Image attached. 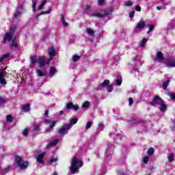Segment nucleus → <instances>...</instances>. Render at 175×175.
I'll return each instance as SVG.
<instances>
[{"label":"nucleus","instance_id":"nucleus-1","mask_svg":"<svg viewBox=\"0 0 175 175\" xmlns=\"http://www.w3.org/2000/svg\"><path fill=\"white\" fill-rule=\"evenodd\" d=\"M83 161L77 159V157H73L72 160V165L70 167V172L72 174H76V173L79 172V169L80 167H83Z\"/></svg>","mask_w":175,"mask_h":175},{"label":"nucleus","instance_id":"nucleus-2","mask_svg":"<svg viewBox=\"0 0 175 175\" xmlns=\"http://www.w3.org/2000/svg\"><path fill=\"white\" fill-rule=\"evenodd\" d=\"M15 162L18 167L21 169V170H25V169H27L29 165V163H28V161H23V159L20 156L15 157Z\"/></svg>","mask_w":175,"mask_h":175},{"label":"nucleus","instance_id":"nucleus-3","mask_svg":"<svg viewBox=\"0 0 175 175\" xmlns=\"http://www.w3.org/2000/svg\"><path fill=\"white\" fill-rule=\"evenodd\" d=\"M163 101V99L160 98L159 96L156 95L153 96V98L150 102V105L151 106H159Z\"/></svg>","mask_w":175,"mask_h":175},{"label":"nucleus","instance_id":"nucleus-4","mask_svg":"<svg viewBox=\"0 0 175 175\" xmlns=\"http://www.w3.org/2000/svg\"><path fill=\"white\" fill-rule=\"evenodd\" d=\"M65 107L66 110H75V111H77L79 109V105H75L73 103H67Z\"/></svg>","mask_w":175,"mask_h":175},{"label":"nucleus","instance_id":"nucleus-5","mask_svg":"<svg viewBox=\"0 0 175 175\" xmlns=\"http://www.w3.org/2000/svg\"><path fill=\"white\" fill-rule=\"evenodd\" d=\"M44 155H46V152H43L42 153L36 156V159L38 163H40L41 165L44 164V161L43 160Z\"/></svg>","mask_w":175,"mask_h":175},{"label":"nucleus","instance_id":"nucleus-6","mask_svg":"<svg viewBox=\"0 0 175 175\" xmlns=\"http://www.w3.org/2000/svg\"><path fill=\"white\" fill-rule=\"evenodd\" d=\"M70 129V124H65L64 126L59 128L57 131V133H65L66 132H68Z\"/></svg>","mask_w":175,"mask_h":175},{"label":"nucleus","instance_id":"nucleus-7","mask_svg":"<svg viewBox=\"0 0 175 175\" xmlns=\"http://www.w3.org/2000/svg\"><path fill=\"white\" fill-rule=\"evenodd\" d=\"M166 66L168 68H175V59L173 57H170L167 59Z\"/></svg>","mask_w":175,"mask_h":175},{"label":"nucleus","instance_id":"nucleus-8","mask_svg":"<svg viewBox=\"0 0 175 175\" xmlns=\"http://www.w3.org/2000/svg\"><path fill=\"white\" fill-rule=\"evenodd\" d=\"M164 59L165 57H163V53L161 51H157L154 61H158L159 64H162V61Z\"/></svg>","mask_w":175,"mask_h":175},{"label":"nucleus","instance_id":"nucleus-9","mask_svg":"<svg viewBox=\"0 0 175 175\" xmlns=\"http://www.w3.org/2000/svg\"><path fill=\"white\" fill-rule=\"evenodd\" d=\"M12 38H13V34L10 33H6L3 39V44L6 43V40H8L9 42H10V40H12Z\"/></svg>","mask_w":175,"mask_h":175},{"label":"nucleus","instance_id":"nucleus-10","mask_svg":"<svg viewBox=\"0 0 175 175\" xmlns=\"http://www.w3.org/2000/svg\"><path fill=\"white\" fill-rule=\"evenodd\" d=\"M5 76H6V73L4 72H0V83L3 85L8 83L6 79H5Z\"/></svg>","mask_w":175,"mask_h":175},{"label":"nucleus","instance_id":"nucleus-11","mask_svg":"<svg viewBox=\"0 0 175 175\" xmlns=\"http://www.w3.org/2000/svg\"><path fill=\"white\" fill-rule=\"evenodd\" d=\"M38 64L40 65V68H43L46 65V60H44V57H40L38 60Z\"/></svg>","mask_w":175,"mask_h":175},{"label":"nucleus","instance_id":"nucleus-12","mask_svg":"<svg viewBox=\"0 0 175 175\" xmlns=\"http://www.w3.org/2000/svg\"><path fill=\"white\" fill-rule=\"evenodd\" d=\"M131 122L133 124H135L137 125L139 124H144V122H144V120H143L142 119H139V118L136 119L135 118H131Z\"/></svg>","mask_w":175,"mask_h":175},{"label":"nucleus","instance_id":"nucleus-13","mask_svg":"<svg viewBox=\"0 0 175 175\" xmlns=\"http://www.w3.org/2000/svg\"><path fill=\"white\" fill-rule=\"evenodd\" d=\"M159 106H160L159 109L161 111H162L163 113H165V111H166L167 106L166 105V104H165V100H163V101Z\"/></svg>","mask_w":175,"mask_h":175},{"label":"nucleus","instance_id":"nucleus-14","mask_svg":"<svg viewBox=\"0 0 175 175\" xmlns=\"http://www.w3.org/2000/svg\"><path fill=\"white\" fill-rule=\"evenodd\" d=\"M48 54L49 57H54L57 54V51L54 48H49L48 49Z\"/></svg>","mask_w":175,"mask_h":175},{"label":"nucleus","instance_id":"nucleus-15","mask_svg":"<svg viewBox=\"0 0 175 175\" xmlns=\"http://www.w3.org/2000/svg\"><path fill=\"white\" fill-rule=\"evenodd\" d=\"M22 109L25 113H28V111H31V105H22Z\"/></svg>","mask_w":175,"mask_h":175},{"label":"nucleus","instance_id":"nucleus-16","mask_svg":"<svg viewBox=\"0 0 175 175\" xmlns=\"http://www.w3.org/2000/svg\"><path fill=\"white\" fill-rule=\"evenodd\" d=\"M102 12L103 13V16H104V17H106V16H109L110 14H111V13H113V10H111V9L110 8H108L107 10H103Z\"/></svg>","mask_w":175,"mask_h":175},{"label":"nucleus","instance_id":"nucleus-17","mask_svg":"<svg viewBox=\"0 0 175 175\" xmlns=\"http://www.w3.org/2000/svg\"><path fill=\"white\" fill-rule=\"evenodd\" d=\"M116 84L119 85V86L121 85V84H122V77H121V75H118L116 76Z\"/></svg>","mask_w":175,"mask_h":175},{"label":"nucleus","instance_id":"nucleus-18","mask_svg":"<svg viewBox=\"0 0 175 175\" xmlns=\"http://www.w3.org/2000/svg\"><path fill=\"white\" fill-rule=\"evenodd\" d=\"M56 124H57V122L55 121L52 122V123L49 126V128L45 131V133H49V132H51V131H53V128L55 126Z\"/></svg>","mask_w":175,"mask_h":175},{"label":"nucleus","instance_id":"nucleus-19","mask_svg":"<svg viewBox=\"0 0 175 175\" xmlns=\"http://www.w3.org/2000/svg\"><path fill=\"white\" fill-rule=\"evenodd\" d=\"M144 27H146V22L142 21V22L137 23L136 29H143V28H144Z\"/></svg>","mask_w":175,"mask_h":175},{"label":"nucleus","instance_id":"nucleus-20","mask_svg":"<svg viewBox=\"0 0 175 175\" xmlns=\"http://www.w3.org/2000/svg\"><path fill=\"white\" fill-rule=\"evenodd\" d=\"M62 23L63 24L64 27H69V23H66V21H65V16H64L63 14H60Z\"/></svg>","mask_w":175,"mask_h":175},{"label":"nucleus","instance_id":"nucleus-21","mask_svg":"<svg viewBox=\"0 0 175 175\" xmlns=\"http://www.w3.org/2000/svg\"><path fill=\"white\" fill-rule=\"evenodd\" d=\"M77 121H79V118H77L72 119L70 123L67 124V125H70V128H72V125H75V124H77Z\"/></svg>","mask_w":175,"mask_h":175},{"label":"nucleus","instance_id":"nucleus-22","mask_svg":"<svg viewBox=\"0 0 175 175\" xmlns=\"http://www.w3.org/2000/svg\"><path fill=\"white\" fill-rule=\"evenodd\" d=\"M58 144V139H54L53 141L51 142L48 144V147H54Z\"/></svg>","mask_w":175,"mask_h":175},{"label":"nucleus","instance_id":"nucleus-23","mask_svg":"<svg viewBox=\"0 0 175 175\" xmlns=\"http://www.w3.org/2000/svg\"><path fill=\"white\" fill-rule=\"evenodd\" d=\"M110 84V81L105 79L102 83H100L101 87L106 88Z\"/></svg>","mask_w":175,"mask_h":175},{"label":"nucleus","instance_id":"nucleus-24","mask_svg":"<svg viewBox=\"0 0 175 175\" xmlns=\"http://www.w3.org/2000/svg\"><path fill=\"white\" fill-rule=\"evenodd\" d=\"M31 65H35L36 64H38V58L36 56L31 57Z\"/></svg>","mask_w":175,"mask_h":175},{"label":"nucleus","instance_id":"nucleus-25","mask_svg":"<svg viewBox=\"0 0 175 175\" xmlns=\"http://www.w3.org/2000/svg\"><path fill=\"white\" fill-rule=\"evenodd\" d=\"M13 120H14V118H13V116H12V115H7L6 116L7 122H9L10 124H12V122H13Z\"/></svg>","mask_w":175,"mask_h":175},{"label":"nucleus","instance_id":"nucleus-26","mask_svg":"<svg viewBox=\"0 0 175 175\" xmlns=\"http://www.w3.org/2000/svg\"><path fill=\"white\" fill-rule=\"evenodd\" d=\"M154 152H155V149L154 148H150L147 150V154L149 155V157H151V155H154Z\"/></svg>","mask_w":175,"mask_h":175},{"label":"nucleus","instance_id":"nucleus-27","mask_svg":"<svg viewBox=\"0 0 175 175\" xmlns=\"http://www.w3.org/2000/svg\"><path fill=\"white\" fill-rule=\"evenodd\" d=\"M55 73H57V69H55V67H51L49 70L50 76H54Z\"/></svg>","mask_w":175,"mask_h":175},{"label":"nucleus","instance_id":"nucleus-28","mask_svg":"<svg viewBox=\"0 0 175 175\" xmlns=\"http://www.w3.org/2000/svg\"><path fill=\"white\" fill-rule=\"evenodd\" d=\"M16 29H17V27L16 26V25H14L11 26L9 33H11V35H13L14 33V32L16 31Z\"/></svg>","mask_w":175,"mask_h":175},{"label":"nucleus","instance_id":"nucleus-29","mask_svg":"<svg viewBox=\"0 0 175 175\" xmlns=\"http://www.w3.org/2000/svg\"><path fill=\"white\" fill-rule=\"evenodd\" d=\"M49 13H51V8H50L49 10H48L46 11V12H40V14H38L36 16V18H38V17H40V16H42V14H49Z\"/></svg>","mask_w":175,"mask_h":175},{"label":"nucleus","instance_id":"nucleus-30","mask_svg":"<svg viewBox=\"0 0 175 175\" xmlns=\"http://www.w3.org/2000/svg\"><path fill=\"white\" fill-rule=\"evenodd\" d=\"M169 83H170V80H167L166 81L163 82L162 88L163 90H166L167 88V86L169 85Z\"/></svg>","mask_w":175,"mask_h":175},{"label":"nucleus","instance_id":"nucleus-31","mask_svg":"<svg viewBox=\"0 0 175 175\" xmlns=\"http://www.w3.org/2000/svg\"><path fill=\"white\" fill-rule=\"evenodd\" d=\"M86 32L88 33V35H90V36H94V35H95L94 30L91 28L86 29Z\"/></svg>","mask_w":175,"mask_h":175},{"label":"nucleus","instance_id":"nucleus-32","mask_svg":"<svg viewBox=\"0 0 175 175\" xmlns=\"http://www.w3.org/2000/svg\"><path fill=\"white\" fill-rule=\"evenodd\" d=\"M21 14H22V11L20 10H17L16 12H15L14 18H18V17H20V16H21Z\"/></svg>","mask_w":175,"mask_h":175},{"label":"nucleus","instance_id":"nucleus-33","mask_svg":"<svg viewBox=\"0 0 175 175\" xmlns=\"http://www.w3.org/2000/svg\"><path fill=\"white\" fill-rule=\"evenodd\" d=\"M168 96H170V99L172 100H175V93L174 92H169L167 93Z\"/></svg>","mask_w":175,"mask_h":175},{"label":"nucleus","instance_id":"nucleus-34","mask_svg":"<svg viewBox=\"0 0 175 175\" xmlns=\"http://www.w3.org/2000/svg\"><path fill=\"white\" fill-rule=\"evenodd\" d=\"M47 3V0H43L40 6L38 7V10H41V9H43V8H44V5H46V3Z\"/></svg>","mask_w":175,"mask_h":175},{"label":"nucleus","instance_id":"nucleus-35","mask_svg":"<svg viewBox=\"0 0 175 175\" xmlns=\"http://www.w3.org/2000/svg\"><path fill=\"white\" fill-rule=\"evenodd\" d=\"M10 56V54L9 53H6L3 55L1 57H0V62H3V61L5 59L8 58Z\"/></svg>","mask_w":175,"mask_h":175},{"label":"nucleus","instance_id":"nucleus-36","mask_svg":"<svg viewBox=\"0 0 175 175\" xmlns=\"http://www.w3.org/2000/svg\"><path fill=\"white\" fill-rule=\"evenodd\" d=\"M146 43H147V39L143 38L141 43L139 44V46L144 47V46H146Z\"/></svg>","mask_w":175,"mask_h":175},{"label":"nucleus","instance_id":"nucleus-37","mask_svg":"<svg viewBox=\"0 0 175 175\" xmlns=\"http://www.w3.org/2000/svg\"><path fill=\"white\" fill-rule=\"evenodd\" d=\"M169 162H173L174 161V154L170 153L168 157Z\"/></svg>","mask_w":175,"mask_h":175},{"label":"nucleus","instance_id":"nucleus-38","mask_svg":"<svg viewBox=\"0 0 175 175\" xmlns=\"http://www.w3.org/2000/svg\"><path fill=\"white\" fill-rule=\"evenodd\" d=\"M33 131H36V133L40 132V126L38 124H36L33 126Z\"/></svg>","mask_w":175,"mask_h":175},{"label":"nucleus","instance_id":"nucleus-39","mask_svg":"<svg viewBox=\"0 0 175 175\" xmlns=\"http://www.w3.org/2000/svg\"><path fill=\"white\" fill-rule=\"evenodd\" d=\"M11 46L15 47V49H17L18 48V43H17L15 40H12Z\"/></svg>","mask_w":175,"mask_h":175},{"label":"nucleus","instance_id":"nucleus-40","mask_svg":"<svg viewBox=\"0 0 175 175\" xmlns=\"http://www.w3.org/2000/svg\"><path fill=\"white\" fill-rule=\"evenodd\" d=\"M90 105L91 103H90V102L88 101L85 102L82 105V109H88V107H90Z\"/></svg>","mask_w":175,"mask_h":175},{"label":"nucleus","instance_id":"nucleus-41","mask_svg":"<svg viewBox=\"0 0 175 175\" xmlns=\"http://www.w3.org/2000/svg\"><path fill=\"white\" fill-rule=\"evenodd\" d=\"M107 92H112L113 90H114V88L113 87V85L109 84L107 86Z\"/></svg>","mask_w":175,"mask_h":175},{"label":"nucleus","instance_id":"nucleus-42","mask_svg":"<svg viewBox=\"0 0 175 175\" xmlns=\"http://www.w3.org/2000/svg\"><path fill=\"white\" fill-rule=\"evenodd\" d=\"M93 16H94L96 17H100V18H105V16H103V14H102L99 12L94 13Z\"/></svg>","mask_w":175,"mask_h":175},{"label":"nucleus","instance_id":"nucleus-43","mask_svg":"<svg viewBox=\"0 0 175 175\" xmlns=\"http://www.w3.org/2000/svg\"><path fill=\"white\" fill-rule=\"evenodd\" d=\"M150 160V157L148 156H145L143 158V162L145 163V165H147L148 163V161Z\"/></svg>","mask_w":175,"mask_h":175},{"label":"nucleus","instance_id":"nucleus-44","mask_svg":"<svg viewBox=\"0 0 175 175\" xmlns=\"http://www.w3.org/2000/svg\"><path fill=\"white\" fill-rule=\"evenodd\" d=\"M79 59H80V56H79L77 55H75L72 56V61H74V62H77V61H79Z\"/></svg>","mask_w":175,"mask_h":175},{"label":"nucleus","instance_id":"nucleus-45","mask_svg":"<svg viewBox=\"0 0 175 175\" xmlns=\"http://www.w3.org/2000/svg\"><path fill=\"white\" fill-rule=\"evenodd\" d=\"M38 75L40 76V77H42L43 76H46V73L42 72L40 70H37Z\"/></svg>","mask_w":175,"mask_h":175},{"label":"nucleus","instance_id":"nucleus-46","mask_svg":"<svg viewBox=\"0 0 175 175\" xmlns=\"http://www.w3.org/2000/svg\"><path fill=\"white\" fill-rule=\"evenodd\" d=\"M132 5H133V2L131 1H127L124 2V6H132Z\"/></svg>","mask_w":175,"mask_h":175},{"label":"nucleus","instance_id":"nucleus-47","mask_svg":"<svg viewBox=\"0 0 175 175\" xmlns=\"http://www.w3.org/2000/svg\"><path fill=\"white\" fill-rule=\"evenodd\" d=\"M58 161V157L51 158L49 159V163H53V162H57Z\"/></svg>","mask_w":175,"mask_h":175},{"label":"nucleus","instance_id":"nucleus-48","mask_svg":"<svg viewBox=\"0 0 175 175\" xmlns=\"http://www.w3.org/2000/svg\"><path fill=\"white\" fill-rule=\"evenodd\" d=\"M149 30L148 31L147 33H150L154 29V25H148Z\"/></svg>","mask_w":175,"mask_h":175},{"label":"nucleus","instance_id":"nucleus-49","mask_svg":"<svg viewBox=\"0 0 175 175\" xmlns=\"http://www.w3.org/2000/svg\"><path fill=\"white\" fill-rule=\"evenodd\" d=\"M22 134L23 135V136H25V137L28 136V129H27V128H25V129L23 130Z\"/></svg>","mask_w":175,"mask_h":175},{"label":"nucleus","instance_id":"nucleus-50","mask_svg":"<svg viewBox=\"0 0 175 175\" xmlns=\"http://www.w3.org/2000/svg\"><path fill=\"white\" fill-rule=\"evenodd\" d=\"M32 9L33 12H36V1H33Z\"/></svg>","mask_w":175,"mask_h":175},{"label":"nucleus","instance_id":"nucleus-51","mask_svg":"<svg viewBox=\"0 0 175 175\" xmlns=\"http://www.w3.org/2000/svg\"><path fill=\"white\" fill-rule=\"evenodd\" d=\"M91 126H92V123L91 122H88L85 126V129H90Z\"/></svg>","mask_w":175,"mask_h":175},{"label":"nucleus","instance_id":"nucleus-52","mask_svg":"<svg viewBox=\"0 0 175 175\" xmlns=\"http://www.w3.org/2000/svg\"><path fill=\"white\" fill-rule=\"evenodd\" d=\"M135 11L136 12H142V8L139 5H137L135 6Z\"/></svg>","mask_w":175,"mask_h":175},{"label":"nucleus","instance_id":"nucleus-53","mask_svg":"<svg viewBox=\"0 0 175 175\" xmlns=\"http://www.w3.org/2000/svg\"><path fill=\"white\" fill-rule=\"evenodd\" d=\"M6 103V100L0 96V105H3Z\"/></svg>","mask_w":175,"mask_h":175},{"label":"nucleus","instance_id":"nucleus-54","mask_svg":"<svg viewBox=\"0 0 175 175\" xmlns=\"http://www.w3.org/2000/svg\"><path fill=\"white\" fill-rule=\"evenodd\" d=\"M23 9H24V3H22V4L18 8V10H21V12H23Z\"/></svg>","mask_w":175,"mask_h":175},{"label":"nucleus","instance_id":"nucleus-55","mask_svg":"<svg viewBox=\"0 0 175 175\" xmlns=\"http://www.w3.org/2000/svg\"><path fill=\"white\" fill-rule=\"evenodd\" d=\"M129 17L130 18H133V17H135V11H132L129 13Z\"/></svg>","mask_w":175,"mask_h":175},{"label":"nucleus","instance_id":"nucleus-56","mask_svg":"<svg viewBox=\"0 0 175 175\" xmlns=\"http://www.w3.org/2000/svg\"><path fill=\"white\" fill-rule=\"evenodd\" d=\"M129 106H131V105H133V98L132 97H130L129 98Z\"/></svg>","mask_w":175,"mask_h":175},{"label":"nucleus","instance_id":"nucleus-57","mask_svg":"<svg viewBox=\"0 0 175 175\" xmlns=\"http://www.w3.org/2000/svg\"><path fill=\"white\" fill-rule=\"evenodd\" d=\"M105 3V0H98V5L99 6H102Z\"/></svg>","mask_w":175,"mask_h":175},{"label":"nucleus","instance_id":"nucleus-58","mask_svg":"<svg viewBox=\"0 0 175 175\" xmlns=\"http://www.w3.org/2000/svg\"><path fill=\"white\" fill-rule=\"evenodd\" d=\"M44 116L45 117H49V109H46L44 111Z\"/></svg>","mask_w":175,"mask_h":175},{"label":"nucleus","instance_id":"nucleus-59","mask_svg":"<svg viewBox=\"0 0 175 175\" xmlns=\"http://www.w3.org/2000/svg\"><path fill=\"white\" fill-rule=\"evenodd\" d=\"M44 122H45V124H50V123H51V120H50L49 119H46Z\"/></svg>","mask_w":175,"mask_h":175},{"label":"nucleus","instance_id":"nucleus-60","mask_svg":"<svg viewBox=\"0 0 175 175\" xmlns=\"http://www.w3.org/2000/svg\"><path fill=\"white\" fill-rule=\"evenodd\" d=\"M98 126H100V128H105V124L102 123H99Z\"/></svg>","mask_w":175,"mask_h":175},{"label":"nucleus","instance_id":"nucleus-61","mask_svg":"<svg viewBox=\"0 0 175 175\" xmlns=\"http://www.w3.org/2000/svg\"><path fill=\"white\" fill-rule=\"evenodd\" d=\"M54 59V56H50V58L49 59V62H50V61H53Z\"/></svg>","mask_w":175,"mask_h":175},{"label":"nucleus","instance_id":"nucleus-62","mask_svg":"<svg viewBox=\"0 0 175 175\" xmlns=\"http://www.w3.org/2000/svg\"><path fill=\"white\" fill-rule=\"evenodd\" d=\"M86 9L90 10V9H91V5H86Z\"/></svg>","mask_w":175,"mask_h":175},{"label":"nucleus","instance_id":"nucleus-63","mask_svg":"<svg viewBox=\"0 0 175 175\" xmlns=\"http://www.w3.org/2000/svg\"><path fill=\"white\" fill-rule=\"evenodd\" d=\"M172 122L174 124V128H172V131H175V120H172Z\"/></svg>","mask_w":175,"mask_h":175},{"label":"nucleus","instance_id":"nucleus-64","mask_svg":"<svg viewBox=\"0 0 175 175\" xmlns=\"http://www.w3.org/2000/svg\"><path fill=\"white\" fill-rule=\"evenodd\" d=\"M157 10H161L162 8L161 6H157Z\"/></svg>","mask_w":175,"mask_h":175}]
</instances>
